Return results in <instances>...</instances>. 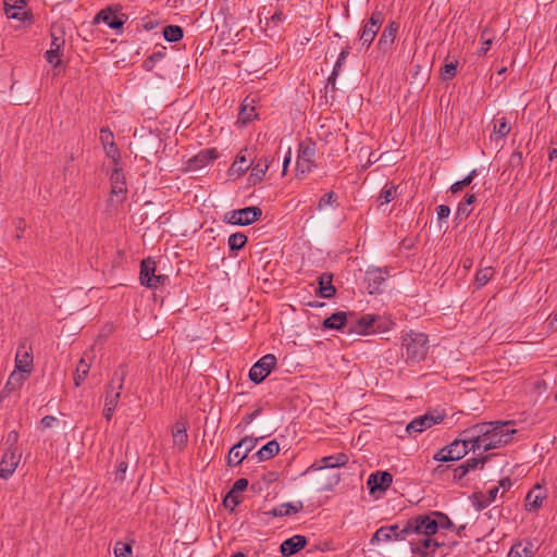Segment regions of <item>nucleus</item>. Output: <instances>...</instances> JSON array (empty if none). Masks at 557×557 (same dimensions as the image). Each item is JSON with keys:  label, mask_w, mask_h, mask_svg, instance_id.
I'll return each instance as SVG.
<instances>
[{"label": "nucleus", "mask_w": 557, "mask_h": 557, "mask_svg": "<svg viewBox=\"0 0 557 557\" xmlns=\"http://www.w3.org/2000/svg\"><path fill=\"white\" fill-rule=\"evenodd\" d=\"M128 465L125 460H121L117 463V468L115 471V480L123 482L125 480V473L127 471Z\"/></svg>", "instance_id": "nucleus-56"}, {"label": "nucleus", "mask_w": 557, "mask_h": 557, "mask_svg": "<svg viewBox=\"0 0 557 557\" xmlns=\"http://www.w3.org/2000/svg\"><path fill=\"white\" fill-rule=\"evenodd\" d=\"M522 163H523L522 152H520V151L512 152L510 158H509L510 166L511 168H519V166H522Z\"/></svg>", "instance_id": "nucleus-59"}, {"label": "nucleus", "mask_w": 557, "mask_h": 557, "mask_svg": "<svg viewBox=\"0 0 557 557\" xmlns=\"http://www.w3.org/2000/svg\"><path fill=\"white\" fill-rule=\"evenodd\" d=\"M248 487V480L245 478H240L236 480L230 491H232L235 494H240L242 492L246 491Z\"/></svg>", "instance_id": "nucleus-55"}, {"label": "nucleus", "mask_w": 557, "mask_h": 557, "mask_svg": "<svg viewBox=\"0 0 557 557\" xmlns=\"http://www.w3.org/2000/svg\"><path fill=\"white\" fill-rule=\"evenodd\" d=\"M257 443L258 438L252 436H245L236 445L248 455L252 449H255Z\"/></svg>", "instance_id": "nucleus-50"}, {"label": "nucleus", "mask_w": 557, "mask_h": 557, "mask_svg": "<svg viewBox=\"0 0 557 557\" xmlns=\"http://www.w3.org/2000/svg\"><path fill=\"white\" fill-rule=\"evenodd\" d=\"M26 376L17 371H13L1 391V398H5L10 396L13 392L21 388L23 383L25 382Z\"/></svg>", "instance_id": "nucleus-22"}, {"label": "nucleus", "mask_w": 557, "mask_h": 557, "mask_svg": "<svg viewBox=\"0 0 557 557\" xmlns=\"http://www.w3.org/2000/svg\"><path fill=\"white\" fill-rule=\"evenodd\" d=\"M396 194H397V186H395L393 184H386L382 188L377 200H379L380 205H386L395 199Z\"/></svg>", "instance_id": "nucleus-42"}, {"label": "nucleus", "mask_w": 557, "mask_h": 557, "mask_svg": "<svg viewBox=\"0 0 557 557\" xmlns=\"http://www.w3.org/2000/svg\"><path fill=\"white\" fill-rule=\"evenodd\" d=\"M393 482V475L387 471H376L369 475L367 485L371 494L385 492Z\"/></svg>", "instance_id": "nucleus-14"}, {"label": "nucleus", "mask_w": 557, "mask_h": 557, "mask_svg": "<svg viewBox=\"0 0 557 557\" xmlns=\"http://www.w3.org/2000/svg\"><path fill=\"white\" fill-rule=\"evenodd\" d=\"M349 318H355V313L337 311V312L333 313L332 315H330L329 318H326L323 321L322 325L324 329L339 331V330H343L348 324Z\"/></svg>", "instance_id": "nucleus-19"}, {"label": "nucleus", "mask_w": 557, "mask_h": 557, "mask_svg": "<svg viewBox=\"0 0 557 557\" xmlns=\"http://www.w3.org/2000/svg\"><path fill=\"white\" fill-rule=\"evenodd\" d=\"M476 200V197L474 194H468L465 196L463 200L459 202L457 211H456V219H467L471 212H472V203Z\"/></svg>", "instance_id": "nucleus-33"}, {"label": "nucleus", "mask_w": 557, "mask_h": 557, "mask_svg": "<svg viewBox=\"0 0 557 557\" xmlns=\"http://www.w3.org/2000/svg\"><path fill=\"white\" fill-rule=\"evenodd\" d=\"M103 149H104L107 157L112 160L113 164L119 165L120 161H121V153H120L116 145L114 144V145L108 146Z\"/></svg>", "instance_id": "nucleus-53"}, {"label": "nucleus", "mask_w": 557, "mask_h": 557, "mask_svg": "<svg viewBox=\"0 0 557 557\" xmlns=\"http://www.w3.org/2000/svg\"><path fill=\"white\" fill-rule=\"evenodd\" d=\"M428 517L436 524L434 528V534H436L440 529L449 530L454 528V523L450 521L448 516L441 511H431L428 513Z\"/></svg>", "instance_id": "nucleus-32"}, {"label": "nucleus", "mask_w": 557, "mask_h": 557, "mask_svg": "<svg viewBox=\"0 0 557 557\" xmlns=\"http://www.w3.org/2000/svg\"><path fill=\"white\" fill-rule=\"evenodd\" d=\"M127 374V367L125 364H120L114 370L110 382L106 385L102 414L107 421H110L115 412Z\"/></svg>", "instance_id": "nucleus-3"}, {"label": "nucleus", "mask_w": 557, "mask_h": 557, "mask_svg": "<svg viewBox=\"0 0 557 557\" xmlns=\"http://www.w3.org/2000/svg\"><path fill=\"white\" fill-rule=\"evenodd\" d=\"M515 432L509 422H484L466 429L465 436L472 440V451H487L508 444Z\"/></svg>", "instance_id": "nucleus-2"}, {"label": "nucleus", "mask_w": 557, "mask_h": 557, "mask_svg": "<svg viewBox=\"0 0 557 557\" xmlns=\"http://www.w3.org/2000/svg\"><path fill=\"white\" fill-rule=\"evenodd\" d=\"M173 445L178 449L183 450L188 441L187 423L185 421H177L172 428Z\"/></svg>", "instance_id": "nucleus-20"}, {"label": "nucleus", "mask_w": 557, "mask_h": 557, "mask_svg": "<svg viewBox=\"0 0 557 557\" xmlns=\"http://www.w3.org/2000/svg\"><path fill=\"white\" fill-rule=\"evenodd\" d=\"M498 492L499 487L492 486L485 493L482 492V497H486L487 503H493L496 499Z\"/></svg>", "instance_id": "nucleus-63"}, {"label": "nucleus", "mask_w": 557, "mask_h": 557, "mask_svg": "<svg viewBox=\"0 0 557 557\" xmlns=\"http://www.w3.org/2000/svg\"><path fill=\"white\" fill-rule=\"evenodd\" d=\"M18 433L16 431H10L8 433L5 444L8 448H17Z\"/></svg>", "instance_id": "nucleus-61"}, {"label": "nucleus", "mask_w": 557, "mask_h": 557, "mask_svg": "<svg viewBox=\"0 0 557 557\" xmlns=\"http://www.w3.org/2000/svg\"><path fill=\"white\" fill-rule=\"evenodd\" d=\"M252 164V161H249L245 156H237L235 161L232 164L231 170L237 172L238 175L244 174Z\"/></svg>", "instance_id": "nucleus-44"}, {"label": "nucleus", "mask_w": 557, "mask_h": 557, "mask_svg": "<svg viewBox=\"0 0 557 557\" xmlns=\"http://www.w3.org/2000/svg\"><path fill=\"white\" fill-rule=\"evenodd\" d=\"M384 22V15L380 11H374L369 21L366 22L359 33V42L362 47L369 48L377 35L382 24Z\"/></svg>", "instance_id": "nucleus-7"}, {"label": "nucleus", "mask_w": 557, "mask_h": 557, "mask_svg": "<svg viewBox=\"0 0 557 557\" xmlns=\"http://www.w3.org/2000/svg\"><path fill=\"white\" fill-rule=\"evenodd\" d=\"M487 457H472L467 459L465 462L459 465L454 470V479L461 480L463 479L469 472L478 469L483 468Z\"/></svg>", "instance_id": "nucleus-17"}, {"label": "nucleus", "mask_w": 557, "mask_h": 557, "mask_svg": "<svg viewBox=\"0 0 557 557\" xmlns=\"http://www.w3.org/2000/svg\"><path fill=\"white\" fill-rule=\"evenodd\" d=\"M238 212V225L247 226L258 221L262 215V210L259 207H245L237 209Z\"/></svg>", "instance_id": "nucleus-21"}, {"label": "nucleus", "mask_w": 557, "mask_h": 557, "mask_svg": "<svg viewBox=\"0 0 557 557\" xmlns=\"http://www.w3.org/2000/svg\"><path fill=\"white\" fill-rule=\"evenodd\" d=\"M165 57V52L162 51V50H159V51H154L151 53V55H149L144 62H143V67L144 70L146 71H152V69L154 67L156 63L161 61L163 58Z\"/></svg>", "instance_id": "nucleus-48"}, {"label": "nucleus", "mask_w": 557, "mask_h": 557, "mask_svg": "<svg viewBox=\"0 0 557 557\" xmlns=\"http://www.w3.org/2000/svg\"><path fill=\"white\" fill-rule=\"evenodd\" d=\"M90 369V364L82 358L77 366L74 373V384L76 387L81 386L83 382L85 381L86 376L88 375Z\"/></svg>", "instance_id": "nucleus-38"}, {"label": "nucleus", "mask_w": 557, "mask_h": 557, "mask_svg": "<svg viewBox=\"0 0 557 557\" xmlns=\"http://www.w3.org/2000/svg\"><path fill=\"white\" fill-rule=\"evenodd\" d=\"M336 293V288L332 284V275L319 277V294L323 298H331Z\"/></svg>", "instance_id": "nucleus-37"}, {"label": "nucleus", "mask_w": 557, "mask_h": 557, "mask_svg": "<svg viewBox=\"0 0 557 557\" xmlns=\"http://www.w3.org/2000/svg\"><path fill=\"white\" fill-rule=\"evenodd\" d=\"M495 271L492 267L479 270L475 274V282L480 287L484 286L494 275Z\"/></svg>", "instance_id": "nucleus-46"}, {"label": "nucleus", "mask_w": 557, "mask_h": 557, "mask_svg": "<svg viewBox=\"0 0 557 557\" xmlns=\"http://www.w3.org/2000/svg\"><path fill=\"white\" fill-rule=\"evenodd\" d=\"M403 525L404 539L409 542L412 557H434L435 550L443 545L434 535L435 522L428 515H418Z\"/></svg>", "instance_id": "nucleus-1"}, {"label": "nucleus", "mask_w": 557, "mask_h": 557, "mask_svg": "<svg viewBox=\"0 0 557 557\" xmlns=\"http://www.w3.org/2000/svg\"><path fill=\"white\" fill-rule=\"evenodd\" d=\"M246 243H247V236L242 232L231 234L228 237V240H227L230 250L234 251V252L243 249L245 247Z\"/></svg>", "instance_id": "nucleus-39"}, {"label": "nucleus", "mask_w": 557, "mask_h": 557, "mask_svg": "<svg viewBox=\"0 0 557 557\" xmlns=\"http://www.w3.org/2000/svg\"><path fill=\"white\" fill-rule=\"evenodd\" d=\"M242 503V497L239 494H235L232 491H228L226 496L223 499V505L230 511H234V509Z\"/></svg>", "instance_id": "nucleus-49"}, {"label": "nucleus", "mask_w": 557, "mask_h": 557, "mask_svg": "<svg viewBox=\"0 0 557 557\" xmlns=\"http://www.w3.org/2000/svg\"><path fill=\"white\" fill-rule=\"evenodd\" d=\"M388 268L369 267L364 274V284L370 295L381 293V286L388 276Z\"/></svg>", "instance_id": "nucleus-10"}, {"label": "nucleus", "mask_w": 557, "mask_h": 557, "mask_svg": "<svg viewBox=\"0 0 557 557\" xmlns=\"http://www.w3.org/2000/svg\"><path fill=\"white\" fill-rule=\"evenodd\" d=\"M436 214H437L438 220H445L449 216L450 209L446 205H440L436 207Z\"/></svg>", "instance_id": "nucleus-64"}, {"label": "nucleus", "mask_w": 557, "mask_h": 557, "mask_svg": "<svg viewBox=\"0 0 557 557\" xmlns=\"http://www.w3.org/2000/svg\"><path fill=\"white\" fill-rule=\"evenodd\" d=\"M60 54H61L60 51H57V50H53V48H50L48 51H46L45 58L48 63L53 64L54 66H58L60 63V59H59Z\"/></svg>", "instance_id": "nucleus-54"}, {"label": "nucleus", "mask_w": 557, "mask_h": 557, "mask_svg": "<svg viewBox=\"0 0 557 557\" xmlns=\"http://www.w3.org/2000/svg\"><path fill=\"white\" fill-rule=\"evenodd\" d=\"M110 182L111 183L126 182L124 173H123L122 169L119 165H114V169L112 170V173L110 175Z\"/></svg>", "instance_id": "nucleus-57"}, {"label": "nucleus", "mask_w": 557, "mask_h": 557, "mask_svg": "<svg viewBox=\"0 0 557 557\" xmlns=\"http://www.w3.org/2000/svg\"><path fill=\"white\" fill-rule=\"evenodd\" d=\"M100 141L103 148L114 145V135L108 127H102L100 129Z\"/></svg>", "instance_id": "nucleus-52"}, {"label": "nucleus", "mask_w": 557, "mask_h": 557, "mask_svg": "<svg viewBox=\"0 0 557 557\" xmlns=\"http://www.w3.org/2000/svg\"><path fill=\"white\" fill-rule=\"evenodd\" d=\"M445 414L440 411H430L422 416L416 417L412 421H410L406 431L412 435L417 433H422L426 429L443 422Z\"/></svg>", "instance_id": "nucleus-8"}, {"label": "nucleus", "mask_w": 557, "mask_h": 557, "mask_svg": "<svg viewBox=\"0 0 557 557\" xmlns=\"http://www.w3.org/2000/svg\"><path fill=\"white\" fill-rule=\"evenodd\" d=\"M457 65L455 63H448L444 66L442 73L443 79H451L456 75Z\"/></svg>", "instance_id": "nucleus-60"}, {"label": "nucleus", "mask_w": 557, "mask_h": 557, "mask_svg": "<svg viewBox=\"0 0 557 557\" xmlns=\"http://www.w3.org/2000/svg\"><path fill=\"white\" fill-rule=\"evenodd\" d=\"M276 357L273 354L264 355L249 370V379L253 383H261L276 366Z\"/></svg>", "instance_id": "nucleus-9"}, {"label": "nucleus", "mask_w": 557, "mask_h": 557, "mask_svg": "<svg viewBox=\"0 0 557 557\" xmlns=\"http://www.w3.org/2000/svg\"><path fill=\"white\" fill-rule=\"evenodd\" d=\"M545 498V495L541 492L540 485H536V487L532 491H530L527 494L525 497V508L528 511H535L537 510Z\"/></svg>", "instance_id": "nucleus-30"}, {"label": "nucleus", "mask_w": 557, "mask_h": 557, "mask_svg": "<svg viewBox=\"0 0 557 557\" xmlns=\"http://www.w3.org/2000/svg\"><path fill=\"white\" fill-rule=\"evenodd\" d=\"M534 545L530 541H520L515 543L508 554V557H533Z\"/></svg>", "instance_id": "nucleus-28"}, {"label": "nucleus", "mask_w": 557, "mask_h": 557, "mask_svg": "<svg viewBox=\"0 0 557 557\" xmlns=\"http://www.w3.org/2000/svg\"><path fill=\"white\" fill-rule=\"evenodd\" d=\"M307 545V539L304 535L296 534L285 541L282 542L280 546V552L283 556H292L298 553Z\"/></svg>", "instance_id": "nucleus-16"}, {"label": "nucleus", "mask_w": 557, "mask_h": 557, "mask_svg": "<svg viewBox=\"0 0 557 557\" xmlns=\"http://www.w3.org/2000/svg\"><path fill=\"white\" fill-rule=\"evenodd\" d=\"M251 173L249 176V181L252 185H256L262 182L267 171L268 165L264 162H259V160L252 161L251 164Z\"/></svg>", "instance_id": "nucleus-35"}, {"label": "nucleus", "mask_w": 557, "mask_h": 557, "mask_svg": "<svg viewBox=\"0 0 557 557\" xmlns=\"http://www.w3.org/2000/svg\"><path fill=\"white\" fill-rule=\"evenodd\" d=\"M184 32L181 26L168 25L163 28L164 39L169 42H176L183 38Z\"/></svg>", "instance_id": "nucleus-40"}, {"label": "nucleus", "mask_w": 557, "mask_h": 557, "mask_svg": "<svg viewBox=\"0 0 557 557\" xmlns=\"http://www.w3.org/2000/svg\"><path fill=\"white\" fill-rule=\"evenodd\" d=\"M22 454L18 448H8L0 461V478L9 479L17 468Z\"/></svg>", "instance_id": "nucleus-12"}, {"label": "nucleus", "mask_w": 557, "mask_h": 557, "mask_svg": "<svg viewBox=\"0 0 557 557\" xmlns=\"http://www.w3.org/2000/svg\"><path fill=\"white\" fill-rule=\"evenodd\" d=\"M113 553L115 557H133L132 544L119 541L114 545Z\"/></svg>", "instance_id": "nucleus-45"}, {"label": "nucleus", "mask_w": 557, "mask_h": 557, "mask_svg": "<svg viewBox=\"0 0 557 557\" xmlns=\"http://www.w3.org/2000/svg\"><path fill=\"white\" fill-rule=\"evenodd\" d=\"M470 184H471L470 183V178L469 177H465L461 181L455 182L450 186V191L453 194H457V193L461 191L465 187L469 186Z\"/></svg>", "instance_id": "nucleus-58"}, {"label": "nucleus", "mask_w": 557, "mask_h": 557, "mask_svg": "<svg viewBox=\"0 0 557 557\" xmlns=\"http://www.w3.org/2000/svg\"><path fill=\"white\" fill-rule=\"evenodd\" d=\"M26 5V0H4L5 14L9 18L25 21L27 12H12V10H21Z\"/></svg>", "instance_id": "nucleus-25"}, {"label": "nucleus", "mask_w": 557, "mask_h": 557, "mask_svg": "<svg viewBox=\"0 0 557 557\" xmlns=\"http://www.w3.org/2000/svg\"><path fill=\"white\" fill-rule=\"evenodd\" d=\"M256 117V108L251 103H248V98H246L242 104L237 122L242 123L243 125H247Z\"/></svg>", "instance_id": "nucleus-34"}, {"label": "nucleus", "mask_w": 557, "mask_h": 557, "mask_svg": "<svg viewBox=\"0 0 557 557\" xmlns=\"http://www.w3.org/2000/svg\"><path fill=\"white\" fill-rule=\"evenodd\" d=\"M301 508V504L294 505L292 503H284L278 505L277 507H274L271 511H269V515L273 517H284L289 516L292 513H296Z\"/></svg>", "instance_id": "nucleus-36"}, {"label": "nucleus", "mask_w": 557, "mask_h": 557, "mask_svg": "<svg viewBox=\"0 0 557 557\" xmlns=\"http://www.w3.org/2000/svg\"><path fill=\"white\" fill-rule=\"evenodd\" d=\"M280 451V445L276 440H272L263 445L255 455H252V459H257V461H265L272 459Z\"/></svg>", "instance_id": "nucleus-27"}, {"label": "nucleus", "mask_w": 557, "mask_h": 557, "mask_svg": "<svg viewBox=\"0 0 557 557\" xmlns=\"http://www.w3.org/2000/svg\"><path fill=\"white\" fill-rule=\"evenodd\" d=\"M397 29H398V26L394 22L389 23L384 28V30L379 39V44H377L380 49L386 50L392 47V45L395 40V37H396Z\"/></svg>", "instance_id": "nucleus-31"}, {"label": "nucleus", "mask_w": 557, "mask_h": 557, "mask_svg": "<svg viewBox=\"0 0 557 557\" xmlns=\"http://www.w3.org/2000/svg\"><path fill=\"white\" fill-rule=\"evenodd\" d=\"M126 16L122 14L121 16L116 15L111 8L102 9L95 16L94 23L98 24L100 22L106 23L112 29H121L126 21Z\"/></svg>", "instance_id": "nucleus-15"}, {"label": "nucleus", "mask_w": 557, "mask_h": 557, "mask_svg": "<svg viewBox=\"0 0 557 557\" xmlns=\"http://www.w3.org/2000/svg\"><path fill=\"white\" fill-rule=\"evenodd\" d=\"M337 200V195L334 191L324 194L318 203V210H323L327 206H332Z\"/></svg>", "instance_id": "nucleus-51"}, {"label": "nucleus", "mask_w": 557, "mask_h": 557, "mask_svg": "<svg viewBox=\"0 0 557 557\" xmlns=\"http://www.w3.org/2000/svg\"><path fill=\"white\" fill-rule=\"evenodd\" d=\"M481 40H482V46L478 50V54L484 55L490 50V48L493 44V40H494V35L490 28H484L482 30Z\"/></svg>", "instance_id": "nucleus-43"}, {"label": "nucleus", "mask_w": 557, "mask_h": 557, "mask_svg": "<svg viewBox=\"0 0 557 557\" xmlns=\"http://www.w3.org/2000/svg\"><path fill=\"white\" fill-rule=\"evenodd\" d=\"M376 320L374 314H363L356 319L355 324L349 325L347 333H356L360 335L369 334L373 331V325Z\"/></svg>", "instance_id": "nucleus-18"}, {"label": "nucleus", "mask_w": 557, "mask_h": 557, "mask_svg": "<svg viewBox=\"0 0 557 557\" xmlns=\"http://www.w3.org/2000/svg\"><path fill=\"white\" fill-rule=\"evenodd\" d=\"M472 446V440L467 438L465 436V430L460 433V437L453 441L450 444L446 445L442 449H440L434 455V460L441 462L455 461L465 457L470 450Z\"/></svg>", "instance_id": "nucleus-4"}, {"label": "nucleus", "mask_w": 557, "mask_h": 557, "mask_svg": "<svg viewBox=\"0 0 557 557\" xmlns=\"http://www.w3.org/2000/svg\"><path fill=\"white\" fill-rule=\"evenodd\" d=\"M321 465L315 467L317 470L325 469V468H339L344 467L348 462V456L346 454H336L323 457L321 459Z\"/></svg>", "instance_id": "nucleus-29"}, {"label": "nucleus", "mask_w": 557, "mask_h": 557, "mask_svg": "<svg viewBox=\"0 0 557 557\" xmlns=\"http://www.w3.org/2000/svg\"><path fill=\"white\" fill-rule=\"evenodd\" d=\"M224 222L233 225H238V212L237 210L228 211L224 214Z\"/></svg>", "instance_id": "nucleus-62"}, {"label": "nucleus", "mask_w": 557, "mask_h": 557, "mask_svg": "<svg viewBox=\"0 0 557 557\" xmlns=\"http://www.w3.org/2000/svg\"><path fill=\"white\" fill-rule=\"evenodd\" d=\"M317 145L311 139L299 143L296 160V171L298 175H307L315 166Z\"/></svg>", "instance_id": "nucleus-6"}, {"label": "nucleus", "mask_w": 557, "mask_h": 557, "mask_svg": "<svg viewBox=\"0 0 557 557\" xmlns=\"http://www.w3.org/2000/svg\"><path fill=\"white\" fill-rule=\"evenodd\" d=\"M404 347L407 362H420L429 351V339L424 333H414L404 338Z\"/></svg>", "instance_id": "nucleus-5"}, {"label": "nucleus", "mask_w": 557, "mask_h": 557, "mask_svg": "<svg viewBox=\"0 0 557 557\" xmlns=\"http://www.w3.org/2000/svg\"><path fill=\"white\" fill-rule=\"evenodd\" d=\"M127 193L126 182L111 183L110 198L108 205L112 208L119 207L125 199Z\"/></svg>", "instance_id": "nucleus-24"}, {"label": "nucleus", "mask_w": 557, "mask_h": 557, "mask_svg": "<svg viewBox=\"0 0 557 557\" xmlns=\"http://www.w3.org/2000/svg\"><path fill=\"white\" fill-rule=\"evenodd\" d=\"M245 458H247V454L235 444L228 451L227 465L230 467L238 466L245 460Z\"/></svg>", "instance_id": "nucleus-41"}, {"label": "nucleus", "mask_w": 557, "mask_h": 557, "mask_svg": "<svg viewBox=\"0 0 557 557\" xmlns=\"http://www.w3.org/2000/svg\"><path fill=\"white\" fill-rule=\"evenodd\" d=\"M156 272V263L151 258L144 259L140 263L139 280L141 285L152 287V275Z\"/></svg>", "instance_id": "nucleus-23"}, {"label": "nucleus", "mask_w": 557, "mask_h": 557, "mask_svg": "<svg viewBox=\"0 0 557 557\" xmlns=\"http://www.w3.org/2000/svg\"><path fill=\"white\" fill-rule=\"evenodd\" d=\"M510 132V126L506 117H499L494 121V134L499 137H506Z\"/></svg>", "instance_id": "nucleus-47"}, {"label": "nucleus", "mask_w": 557, "mask_h": 557, "mask_svg": "<svg viewBox=\"0 0 557 557\" xmlns=\"http://www.w3.org/2000/svg\"><path fill=\"white\" fill-rule=\"evenodd\" d=\"M403 525L399 523L392 525H383L379 528L370 540L371 545L380 544L381 542L391 541H405Z\"/></svg>", "instance_id": "nucleus-11"}, {"label": "nucleus", "mask_w": 557, "mask_h": 557, "mask_svg": "<svg viewBox=\"0 0 557 557\" xmlns=\"http://www.w3.org/2000/svg\"><path fill=\"white\" fill-rule=\"evenodd\" d=\"M218 158V152L214 149H206L200 151L197 156L189 160V166L194 170L206 166L211 161Z\"/></svg>", "instance_id": "nucleus-26"}, {"label": "nucleus", "mask_w": 557, "mask_h": 557, "mask_svg": "<svg viewBox=\"0 0 557 557\" xmlns=\"http://www.w3.org/2000/svg\"><path fill=\"white\" fill-rule=\"evenodd\" d=\"M33 349L26 342L18 345L15 355V370L22 374L29 373L33 364Z\"/></svg>", "instance_id": "nucleus-13"}]
</instances>
